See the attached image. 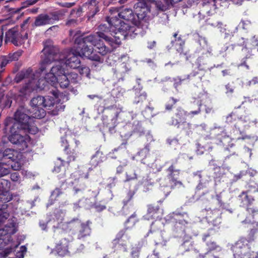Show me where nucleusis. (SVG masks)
Instances as JSON below:
<instances>
[{"mask_svg":"<svg viewBox=\"0 0 258 258\" xmlns=\"http://www.w3.org/2000/svg\"><path fill=\"white\" fill-rule=\"evenodd\" d=\"M110 15L107 16V21L111 25L121 30L123 37L143 36L147 31V23L142 24V28H138L136 15L132 9L124 8L119 11L117 8L109 9Z\"/></svg>","mask_w":258,"mask_h":258,"instance_id":"nucleus-1","label":"nucleus"},{"mask_svg":"<svg viewBox=\"0 0 258 258\" xmlns=\"http://www.w3.org/2000/svg\"><path fill=\"white\" fill-rule=\"evenodd\" d=\"M253 228H250L246 236H240L231 246L234 258H258V251H251L250 244L254 241L255 234L258 231V222L252 223Z\"/></svg>","mask_w":258,"mask_h":258,"instance_id":"nucleus-2","label":"nucleus"},{"mask_svg":"<svg viewBox=\"0 0 258 258\" xmlns=\"http://www.w3.org/2000/svg\"><path fill=\"white\" fill-rule=\"evenodd\" d=\"M28 38L27 32L24 30L19 31L18 26H12L6 23L1 26L0 29V47L3 40L5 44L11 43L16 46L23 44Z\"/></svg>","mask_w":258,"mask_h":258,"instance_id":"nucleus-3","label":"nucleus"},{"mask_svg":"<svg viewBox=\"0 0 258 258\" xmlns=\"http://www.w3.org/2000/svg\"><path fill=\"white\" fill-rule=\"evenodd\" d=\"M198 106L197 110H191L187 112L181 107H178L176 108L175 113L171 117L169 121V124L176 126L178 128H181L182 130L188 132V130L190 128L191 124L186 121V117L189 116L190 118H193L195 116L201 114L203 105L201 100L194 101V105Z\"/></svg>","mask_w":258,"mask_h":258,"instance_id":"nucleus-4","label":"nucleus"},{"mask_svg":"<svg viewBox=\"0 0 258 258\" xmlns=\"http://www.w3.org/2000/svg\"><path fill=\"white\" fill-rule=\"evenodd\" d=\"M108 26L106 24H100L98 27V31L96 32V36L99 38L104 39L112 47L116 48L120 45L121 40L125 39L123 37V33L121 30L112 26L107 21V17L105 18Z\"/></svg>","mask_w":258,"mask_h":258,"instance_id":"nucleus-5","label":"nucleus"},{"mask_svg":"<svg viewBox=\"0 0 258 258\" xmlns=\"http://www.w3.org/2000/svg\"><path fill=\"white\" fill-rule=\"evenodd\" d=\"M249 190L242 191L237 197V200L240 207L246 208L245 211L249 214V216H246L245 218L242 217L243 213L239 214L241 222L243 224H248L252 225V223L255 222L253 220L254 216L258 213V209L257 208L251 207L254 199L248 195Z\"/></svg>","mask_w":258,"mask_h":258,"instance_id":"nucleus-6","label":"nucleus"},{"mask_svg":"<svg viewBox=\"0 0 258 258\" xmlns=\"http://www.w3.org/2000/svg\"><path fill=\"white\" fill-rule=\"evenodd\" d=\"M29 110L24 106H20L14 114V119L20 123V127L25 132L35 135L38 132V128L33 122L32 118L27 113Z\"/></svg>","mask_w":258,"mask_h":258,"instance_id":"nucleus-7","label":"nucleus"},{"mask_svg":"<svg viewBox=\"0 0 258 258\" xmlns=\"http://www.w3.org/2000/svg\"><path fill=\"white\" fill-rule=\"evenodd\" d=\"M155 0H138L134 9L138 18V28H142V25L147 23V30L149 29L151 4L155 3Z\"/></svg>","mask_w":258,"mask_h":258,"instance_id":"nucleus-8","label":"nucleus"},{"mask_svg":"<svg viewBox=\"0 0 258 258\" xmlns=\"http://www.w3.org/2000/svg\"><path fill=\"white\" fill-rule=\"evenodd\" d=\"M61 145L63 148L64 153L67 155V163L69 164L72 161L76 160L77 158L76 150L80 142L76 140L73 135H66L61 138Z\"/></svg>","mask_w":258,"mask_h":258,"instance_id":"nucleus-9","label":"nucleus"},{"mask_svg":"<svg viewBox=\"0 0 258 258\" xmlns=\"http://www.w3.org/2000/svg\"><path fill=\"white\" fill-rule=\"evenodd\" d=\"M82 36L77 37L75 40V43L79 45L77 49L78 54L81 57H85L91 60L102 63L103 59L97 54L93 52V48L90 43H85L81 39L84 38Z\"/></svg>","mask_w":258,"mask_h":258,"instance_id":"nucleus-10","label":"nucleus"},{"mask_svg":"<svg viewBox=\"0 0 258 258\" xmlns=\"http://www.w3.org/2000/svg\"><path fill=\"white\" fill-rule=\"evenodd\" d=\"M14 127V124L10 127L11 134L8 137L9 141L15 145L20 152H27L31 151L30 148V145L31 144L30 137L27 135L22 136L17 133L16 131L13 133Z\"/></svg>","mask_w":258,"mask_h":258,"instance_id":"nucleus-11","label":"nucleus"},{"mask_svg":"<svg viewBox=\"0 0 258 258\" xmlns=\"http://www.w3.org/2000/svg\"><path fill=\"white\" fill-rule=\"evenodd\" d=\"M42 53L39 68L41 72L45 71L52 62L62 59V54L58 52L53 47H45L42 50Z\"/></svg>","mask_w":258,"mask_h":258,"instance_id":"nucleus-12","label":"nucleus"},{"mask_svg":"<svg viewBox=\"0 0 258 258\" xmlns=\"http://www.w3.org/2000/svg\"><path fill=\"white\" fill-rule=\"evenodd\" d=\"M216 144L223 147V152L227 157L236 154L235 145L232 143V139L227 135L225 131H222L216 136Z\"/></svg>","mask_w":258,"mask_h":258,"instance_id":"nucleus-13","label":"nucleus"},{"mask_svg":"<svg viewBox=\"0 0 258 258\" xmlns=\"http://www.w3.org/2000/svg\"><path fill=\"white\" fill-rule=\"evenodd\" d=\"M131 237L127 232V228L121 229L112 241V248L114 251H127Z\"/></svg>","mask_w":258,"mask_h":258,"instance_id":"nucleus-14","label":"nucleus"},{"mask_svg":"<svg viewBox=\"0 0 258 258\" xmlns=\"http://www.w3.org/2000/svg\"><path fill=\"white\" fill-rule=\"evenodd\" d=\"M174 223L173 230L176 232L178 231L184 232L186 225L188 223V215L186 213L174 212L172 217Z\"/></svg>","mask_w":258,"mask_h":258,"instance_id":"nucleus-15","label":"nucleus"},{"mask_svg":"<svg viewBox=\"0 0 258 258\" xmlns=\"http://www.w3.org/2000/svg\"><path fill=\"white\" fill-rule=\"evenodd\" d=\"M199 69L197 70H194L190 74L184 75V76H178L174 79V87L177 88L179 86L181 85L183 82H191L196 83L198 81H201L202 76L200 75L199 72Z\"/></svg>","mask_w":258,"mask_h":258,"instance_id":"nucleus-16","label":"nucleus"},{"mask_svg":"<svg viewBox=\"0 0 258 258\" xmlns=\"http://www.w3.org/2000/svg\"><path fill=\"white\" fill-rule=\"evenodd\" d=\"M22 54V51L18 50L1 57L0 60V82H2V75L5 70V67L13 61L18 60Z\"/></svg>","mask_w":258,"mask_h":258,"instance_id":"nucleus-17","label":"nucleus"},{"mask_svg":"<svg viewBox=\"0 0 258 258\" xmlns=\"http://www.w3.org/2000/svg\"><path fill=\"white\" fill-rule=\"evenodd\" d=\"M17 231L16 223L12 219L8 220L5 225L0 224V237L7 236L8 241H10L11 235Z\"/></svg>","mask_w":258,"mask_h":258,"instance_id":"nucleus-18","label":"nucleus"},{"mask_svg":"<svg viewBox=\"0 0 258 258\" xmlns=\"http://www.w3.org/2000/svg\"><path fill=\"white\" fill-rule=\"evenodd\" d=\"M162 210L158 204H152L147 205L146 214L144 216V218L147 220L157 219L161 218Z\"/></svg>","mask_w":258,"mask_h":258,"instance_id":"nucleus-19","label":"nucleus"},{"mask_svg":"<svg viewBox=\"0 0 258 258\" xmlns=\"http://www.w3.org/2000/svg\"><path fill=\"white\" fill-rule=\"evenodd\" d=\"M104 1L105 0H87L86 4L88 7L87 15L89 19L93 18L100 11Z\"/></svg>","mask_w":258,"mask_h":258,"instance_id":"nucleus-20","label":"nucleus"},{"mask_svg":"<svg viewBox=\"0 0 258 258\" xmlns=\"http://www.w3.org/2000/svg\"><path fill=\"white\" fill-rule=\"evenodd\" d=\"M178 35V32H176L173 34L174 38V40H172L171 43L173 46L176 47L179 46V48H177V50L180 53V55H183L185 56V59L186 60H189L191 57V55L189 54V52L186 51H184L183 49V46L184 45L185 42L182 38L181 35Z\"/></svg>","mask_w":258,"mask_h":258,"instance_id":"nucleus-21","label":"nucleus"},{"mask_svg":"<svg viewBox=\"0 0 258 258\" xmlns=\"http://www.w3.org/2000/svg\"><path fill=\"white\" fill-rule=\"evenodd\" d=\"M243 109L240 106L235 108L226 117V122L228 123L233 124L235 127L239 128V122H241L243 118V115L241 113Z\"/></svg>","mask_w":258,"mask_h":258,"instance_id":"nucleus-22","label":"nucleus"},{"mask_svg":"<svg viewBox=\"0 0 258 258\" xmlns=\"http://www.w3.org/2000/svg\"><path fill=\"white\" fill-rule=\"evenodd\" d=\"M178 161V158H176L166 163V164H170L169 167L166 169L168 179L177 177L180 174V169L177 167Z\"/></svg>","mask_w":258,"mask_h":258,"instance_id":"nucleus-23","label":"nucleus"},{"mask_svg":"<svg viewBox=\"0 0 258 258\" xmlns=\"http://www.w3.org/2000/svg\"><path fill=\"white\" fill-rule=\"evenodd\" d=\"M80 57L79 54L77 55L74 53H70L67 57L63 54L62 55V58H63L64 62L67 64L66 67L73 69H78L80 67Z\"/></svg>","mask_w":258,"mask_h":258,"instance_id":"nucleus-24","label":"nucleus"},{"mask_svg":"<svg viewBox=\"0 0 258 258\" xmlns=\"http://www.w3.org/2000/svg\"><path fill=\"white\" fill-rule=\"evenodd\" d=\"M79 224L78 219H73L69 222L61 221L58 223L57 225H54L55 229H60L63 231L68 232L71 231H74L77 228V225Z\"/></svg>","mask_w":258,"mask_h":258,"instance_id":"nucleus-25","label":"nucleus"},{"mask_svg":"<svg viewBox=\"0 0 258 258\" xmlns=\"http://www.w3.org/2000/svg\"><path fill=\"white\" fill-rule=\"evenodd\" d=\"M70 241L66 238H62L56 244L54 250L57 254L60 256H65L69 255L70 251L69 250V246Z\"/></svg>","mask_w":258,"mask_h":258,"instance_id":"nucleus-26","label":"nucleus"},{"mask_svg":"<svg viewBox=\"0 0 258 258\" xmlns=\"http://www.w3.org/2000/svg\"><path fill=\"white\" fill-rule=\"evenodd\" d=\"M118 113L115 112L114 115L109 117L108 116H103V124L104 126H106L108 129L110 133L115 132V128L117 125V120L118 117Z\"/></svg>","mask_w":258,"mask_h":258,"instance_id":"nucleus-27","label":"nucleus"},{"mask_svg":"<svg viewBox=\"0 0 258 258\" xmlns=\"http://www.w3.org/2000/svg\"><path fill=\"white\" fill-rule=\"evenodd\" d=\"M90 224V222L89 221L85 223H82L79 220V224L77 225V227L79 228L77 234L78 239H83L87 236H90L91 232Z\"/></svg>","mask_w":258,"mask_h":258,"instance_id":"nucleus-28","label":"nucleus"},{"mask_svg":"<svg viewBox=\"0 0 258 258\" xmlns=\"http://www.w3.org/2000/svg\"><path fill=\"white\" fill-rule=\"evenodd\" d=\"M101 146H99L96 148V152L92 155L90 161V164L93 168L96 167L106 159L105 155L101 150Z\"/></svg>","mask_w":258,"mask_h":258,"instance_id":"nucleus-29","label":"nucleus"},{"mask_svg":"<svg viewBox=\"0 0 258 258\" xmlns=\"http://www.w3.org/2000/svg\"><path fill=\"white\" fill-rule=\"evenodd\" d=\"M129 70L127 64L124 62L117 63L112 69L113 75L118 79L123 78L125 74Z\"/></svg>","mask_w":258,"mask_h":258,"instance_id":"nucleus-30","label":"nucleus"},{"mask_svg":"<svg viewBox=\"0 0 258 258\" xmlns=\"http://www.w3.org/2000/svg\"><path fill=\"white\" fill-rule=\"evenodd\" d=\"M11 182L6 179H2L0 182V189L3 191L4 200L5 202H10L13 199L10 192Z\"/></svg>","mask_w":258,"mask_h":258,"instance_id":"nucleus-31","label":"nucleus"},{"mask_svg":"<svg viewBox=\"0 0 258 258\" xmlns=\"http://www.w3.org/2000/svg\"><path fill=\"white\" fill-rule=\"evenodd\" d=\"M58 179H63L60 182V186L59 187H56L51 194V197L54 200H57V198L63 194V190L65 188L63 187L64 185L67 186L66 180L64 179L66 177V173L64 172L62 174H60L57 176Z\"/></svg>","mask_w":258,"mask_h":258,"instance_id":"nucleus-32","label":"nucleus"},{"mask_svg":"<svg viewBox=\"0 0 258 258\" xmlns=\"http://www.w3.org/2000/svg\"><path fill=\"white\" fill-rule=\"evenodd\" d=\"M35 79L34 75L33 70L31 68L26 70H23L18 73L14 78V81L16 83H19L24 79Z\"/></svg>","mask_w":258,"mask_h":258,"instance_id":"nucleus-33","label":"nucleus"},{"mask_svg":"<svg viewBox=\"0 0 258 258\" xmlns=\"http://www.w3.org/2000/svg\"><path fill=\"white\" fill-rule=\"evenodd\" d=\"M38 87L35 79L29 80L28 82L20 88L19 92L22 95H26L32 92Z\"/></svg>","mask_w":258,"mask_h":258,"instance_id":"nucleus-34","label":"nucleus"},{"mask_svg":"<svg viewBox=\"0 0 258 258\" xmlns=\"http://www.w3.org/2000/svg\"><path fill=\"white\" fill-rule=\"evenodd\" d=\"M221 213L219 210L214 209L207 213L206 218L209 222L214 226H218L221 223Z\"/></svg>","mask_w":258,"mask_h":258,"instance_id":"nucleus-35","label":"nucleus"},{"mask_svg":"<svg viewBox=\"0 0 258 258\" xmlns=\"http://www.w3.org/2000/svg\"><path fill=\"white\" fill-rule=\"evenodd\" d=\"M100 39L99 37L96 36V35H89L85 36L84 38L81 39V40L85 43H90L96 49L98 48V47H101L104 44Z\"/></svg>","mask_w":258,"mask_h":258,"instance_id":"nucleus-36","label":"nucleus"},{"mask_svg":"<svg viewBox=\"0 0 258 258\" xmlns=\"http://www.w3.org/2000/svg\"><path fill=\"white\" fill-rule=\"evenodd\" d=\"M66 64L64 62L63 58L58 60L56 61L55 66L52 67L50 70V72L57 76H60L66 73V69L67 68Z\"/></svg>","mask_w":258,"mask_h":258,"instance_id":"nucleus-37","label":"nucleus"},{"mask_svg":"<svg viewBox=\"0 0 258 258\" xmlns=\"http://www.w3.org/2000/svg\"><path fill=\"white\" fill-rule=\"evenodd\" d=\"M50 19L47 14H41L36 18L34 22L32 24L33 27H37L46 25L51 24Z\"/></svg>","mask_w":258,"mask_h":258,"instance_id":"nucleus-38","label":"nucleus"},{"mask_svg":"<svg viewBox=\"0 0 258 258\" xmlns=\"http://www.w3.org/2000/svg\"><path fill=\"white\" fill-rule=\"evenodd\" d=\"M45 102H44V107L48 109H51L55 104L57 105L58 99V94L57 92H53L52 96H46L44 97Z\"/></svg>","mask_w":258,"mask_h":258,"instance_id":"nucleus-39","label":"nucleus"},{"mask_svg":"<svg viewBox=\"0 0 258 258\" xmlns=\"http://www.w3.org/2000/svg\"><path fill=\"white\" fill-rule=\"evenodd\" d=\"M73 184L74 185L73 190L75 195L82 193L87 187L82 177L75 179L73 182Z\"/></svg>","mask_w":258,"mask_h":258,"instance_id":"nucleus-40","label":"nucleus"},{"mask_svg":"<svg viewBox=\"0 0 258 258\" xmlns=\"http://www.w3.org/2000/svg\"><path fill=\"white\" fill-rule=\"evenodd\" d=\"M203 241L206 243L208 247L207 252H211L212 251L216 250L218 248L221 249L220 247L217 244L216 242L210 238V235L209 233L205 234L202 237Z\"/></svg>","mask_w":258,"mask_h":258,"instance_id":"nucleus-41","label":"nucleus"},{"mask_svg":"<svg viewBox=\"0 0 258 258\" xmlns=\"http://www.w3.org/2000/svg\"><path fill=\"white\" fill-rule=\"evenodd\" d=\"M241 51L242 52L240 55L241 62L238 64V66H244L247 69H249V66L246 64V61L247 59L250 58L251 54L250 52V51L248 49V48L246 47L242 48Z\"/></svg>","mask_w":258,"mask_h":258,"instance_id":"nucleus-42","label":"nucleus"},{"mask_svg":"<svg viewBox=\"0 0 258 258\" xmlns=\"http://www.w3.org/2000/svg\"><path fill=\"white\" fill-rule=\"evenodd\" d=\"M68 12L67 10L62 9L54 12H51L48 14L50 19V22L51 24L54 23L55 21H58L61 17H63L65 14Z\"/></svg>","mask_w":258,"mask_h":258,"instance_id":"nucleus-43","label":"nucleus"},{"mask_svg":"<svg viewBox=\"0 0 258 258\" xmlns=\"http://www.w3.org/2000/svg\"><path fill=\"white\" fill-rule=\"evenodd\" d=\"M29 111L31 113L32 118L40 119L45 116L46 112L43 107H32Z\"/></svg>","mask_w":258,"mask_h":258,"instance_id":"nucleus-44","label":"nucleus"},{"mask_svg":"<svg viewBox=\"0 0 258 258\" xmlns=\"http://www.w3.org/2000/svg\"><path fill=\"white\" fill-rule=\"evenodd\" d=\"M8 205L6 204H1L0 205V224L3 225L9 217V213L4 211L7 209Z\"/></svg>","mask_w":258,"mask_h":258,"instance_id":"nucleus-45","label":"nucleus"},{"mask_svg":"<svg viewBox=\"0 0 258 258\" xmlns=\"http://www.w3.org/2000/svg\"><path fill=\"white\" fill-rule=\"evenodd\" d=\"M45 102V98L43 96H37L33 98L31 101L30 104L32 107H44V102Z\"/></svg>","mask_w":258,"mask_h":258,"instance_id":"nucleus-46","label":"nucleus"},{"mask_svg":"<svg viewBox=\"0 0 258 258\" xmlns=\"http://www.w3.org/2000/svg\"><path fill=\"white\" fill-rule=\"evenodd\" d=\"M153 240L156 246L163 247L166 245L167 241L163 238L162 232H158L155 234Z\"/></svg>","mask_w":258,"mask_h":258,"instance_id":"nucleus-47","label":"nucleus"},{"mask_svg":"<svg viewBox=\"0 0 258 258\" xmlns=\"http://www.w3.org/2000/svg\"><path fill=\"white\" fill-rule=\"evenodd\" d=\"M5 157L8 162L14 160H17L18 153L17 151L11 149H7L5 150Z\"/></svg>","mask_w":258,"mask_h":258,"instance_id":"nucleus-48","label":"nucleus"},{"mask_svg":"<svg viewBox=\"0 0 258 258\" xmlns=\"http://www.w3.org/2000/svg\"><path fill=\"white\" fill-rule=\"evenodd\" d=\"M162 227V223L159 221L155 220L152 222L148 233H151L156 234L158 232H161Z\"/></svg>","mask_w":258,"mask_h":258,"instance_id":"nucleus-49","label":"nucleus"},{"mask_svg":"<svg viewBox=\"0 0 258 258\" xmlns=\"http://www.w3.org/2000/svg\"><path fill=\"white\" fill-rule=\"evenodd\" d=\"M180 101L179 99L170 97L168 98L165 105L166 111H171L175 107V104Z\"/></svg>","mask_w":258,"mask_h":258,"instance_id":"nucleus-50","label":"nucleus"},{"mask_svg":"<svg viewBox=\"0 0 258 258\" xmlns=\"http://www.w3.org/2000/svg\"><path fill=\"white\" fill-rule=\"evenodd\" d=\"M66 165L69 166L70 164L67 163V160L64 161L60 158H58L55 163V165L53 169V172L58 173L61 170L62 167H64Z\"/></svg>","mask_w":258,"mask_h":258,"instance_id":"nucleus-51","label":"nucleus"},{"mask_svg":"<svg viewBox=\"0 0 258 258\" xmlns=\"http://www.w3.org/2000/svg\"><path fill=\"white\" fill-rule=\"evenodd\" d=\"M57 83L59 84L60 87L62 88L68 87L70 83L67 73L58 76Z\"/></svg>","mask_w":258,"mask_h":258,"instance_id":"nucleus-52","label":"nucleus"},{"mask_svg":"<svg viewBox=\"0 0 258 258\" xmlns=\"http://www.w3.org/2000/svg\"><path fill=\"white\" fill-rule=\"evenodd\" d=\"M142 245L139 243L131 249L130 255L127 258H139Z\"/></svg>","mask_w":258,"mask_h":258,"instance_id":"nucleus-53","label":"nucleus"},{"mask_svg":"<svg viewBox=\"0 0 258 258\" xmlns=\"http://www.w3.org/2000/svg\"><path fill=\"white\" fill-rule=\"evenodd\" d=\"M147 100V94L144 92L142 93H138L134 100V103L135 104H139L140 106L143 105V103Z\"/></svg>","mask_w":258,"mask_h":258,"instance_id":"nucleus-54","label":"nucleus"},{"mask_svg":"<svg viewBox=\"0 0 258 258\" xmlns=\"http://www.w3.org/2000/svg\"><path fill=\"white\" fill-rule=\"evenodd\" d=\"M238 41L235 44H231L228 46L226 47L225 51H226V54L230 53V50L232 51H234V47L235 45L237 46H243L245 45V41L244 38L241 37H239L238 38Z\"/></svg>","mask_w":258,"mask_h":258,"instance_id":"nucleus-55","label":"nucleus"},{"mask_svg":"<svg viewBox=\"0 0 258 258\" xmlns=\"http://www.w3.org/2000/svg\"><path fill=\"white\" fill-rule=\"evenodd\" d=\"M142 185L144 187V191H147L151 189L153 186L154 182L152 181V179L149 177L144 178L142 181Z\"/></svg>","mask_w":258,"mask_h":258,"instance_id":"nucleus-56","label":"nucleus"},{"mask_svg":"<svg viewBox=\"0 0 258 258\" xmlns=\"http://www.w3.org/2000/svg\"><path fill=\"white\" fill-rule=\"evenodd\" d=\"M45 80L48 83L54 86L57 83L58 76L50 72L49 73L46 74Z\"/></svg>","mask_w":258,"mask_h":258,"instance_id":"nucleus-57","label":"nucleus"},{"mask_svg":"<svg viewBox=\"0 0 258 258\" xmlns=\"http://www.w3.org/2000/svg\"><path fill=\"white\" fill-rule=\"evenodd\" d=\"M169 179L170 184V189H174L175 188H179L181 187H184L182 182L177 180V177L172 178Z\"/></svg>","mask_w":258,"mask_h":258,"instance_id":"nucleus-58","label":"nucleus"},{"mask_svg":"<svg viewBox=\"0 0 258 258\" xmlns=\"http://www.w3.org/2000/svg\"><path fill=\"white\" fill-rule=\"evenodd\" d=\"M137 178V175L133 169H129L125 172V179L124 182H128Z\"/></svg>","mask_w":258,"mask_h":258,"instance_id":"nucleus-59","label":"nucleus"},{"mask_svg":"<svg viewBox=\"0 0 258 258\" xmlns=\"http://www.w3.org/2000/svg\"><path fill=\"white\" fill-rule=\"evenodd\" d=\"M135 191L134 190H130L127 194L126 199H124L123 201V206L122 207V211L125 213V210L127 209V203L133 199Z\"/></svg>","mask_w":258,"mask_h":258,"instance_id":"nucleus-60","label":"nucleus"},{"mask_svg":"<svg viewBox=\"0 0 258 258\" xmlns=\"http://www.w3.org/2000/svg\"><path fill=\"white\" fill-rule=\"evenodd\" d=\"M69 81L70 83L73 84H77L78 83L80 79L77 73L75 72H70L67 74Z\"/></svg>","mask_w":258,"mask_h":258,"instance_id":"nucleus-61","label":"nucleus"},{"mask_svg":"<svg viewBox=\"0 0 258 258\" xmlns=\"http://www.w3.org/2000/svg\"><path fill=\"white\" fill-rule=\"evenodd\" d=\"M6 165L11 166V168L16 171L20 170L22 167L21 162L17 161V160H14L10 162H8Z\"/></svg>","mask_w":258,"mask_h":258,"instance_id":"nucleus-62","label":"nucleus"},{"mask_svg":"<svg viewBox=\"0 0 258 258\" xmlns=\"http://www.w3.org/2000/svg\"><path fill=\"white\" fill-rule=\"evenodd\" d=\"M194 242L190 240H186L182 244V246L186 251L195 250Z\"/></svg>","mask_w":258,"mask_h":258,"instance_id":"nucleus-63","label":"nucleus"},{"mask_svg":"<svg viewBox=\"0 0 258 258\" xmlns=\"http://www.w3.org/2000/svg\"><path fill=\"white\" fill-rule=\"evenodd\" d=\"M79 72L82 76L88 77L90 75V69L88 67H80L79 68Z\"/></svg>","mask_w":258,"mask_h":258,"instance_id":"nucleus-64","label":"nucleus"}]
</instances>
